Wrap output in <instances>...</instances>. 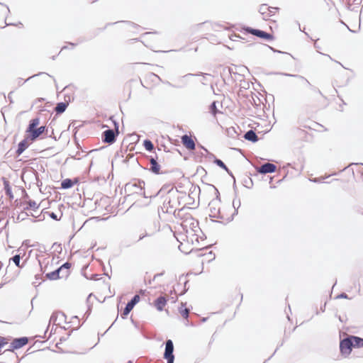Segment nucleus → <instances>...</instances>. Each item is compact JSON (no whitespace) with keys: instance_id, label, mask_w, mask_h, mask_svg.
<instances>
[{"instance_id":"nucleus-1","label":"nucleus","mask_w":363,"mask_h":363,"mask_svg":"<svg viewBox=\"0 0 363 363\" xmlns=\"http://www.w3.org/2000/svg\"><path fill=\"white\" fill-rule=\"evenodd\" d=\"M40 123L39 118H33L30 121L29 125L26 130V135L30 138V141H34L45 130V126L37 128Z\"/></svg>"},{"instance_id":"nucleus-2","label":"nucleus","mask_w":363,"mask_h":363,"mask_svg":"<svg viewBox=\"0 0 363 363\" xmlns=\"http://www.w3.org/2000/svg\"><path fill=\"white\" fill-rule=\"evenodd\" d=\"M240 32L243 34L250 33L252 35L257 36V38H259L267 41H271L274 40V36L272 34L259 29L252 28L250 27H242L240 30Z\"/></svg>"},{"instance_id":"nucleus-3","label":"nucleus","mask_w":363,"mask_h":363,"mask_svg":"<svg viewBox=\"0 0 363 363\" xmlns=\"http://www.w3.org/2000/svg\"><path fill=\"white\" fill-rule=\"evenodd\" d=\"M259 12L262 15L263 19L264 20H272L274 21L272 18L275 16L279 12V8L277 7H272L268 6L267 4H262L259 6Z\"/></svg>"},{"instance_id":"nucleus-4","label":"nucleus","mask_w":363,"mask_h":363,"mask_svg":"<svg viewBox=\"0 0 363 363\" xmlns=\"http://www.w3.org/2000/svg\"><path fill=\"white\" fill-rule=\"evenodd\" d=\"M352 347V342L350 337L343 339L340 343V352L345 356H348L351 353Z\"/></svg>"},{"instance_id":"nucleus-5","label":"nucleus","mask_w":363,"mask_h":363,"mask_svg":"<svg viewBox=\"0 0 363 363\" xmlns=\"http://www.w3.org/2000/svg\"><path fill=\"white\" fill-rule=\"evenodd\" d=\"M174 345L171 340L166 342L164 357L167 359V363H173L174 357L173 355Z\"/></svg>"},{"instance_id":"nucleus-6","label":"nucleus","mask_w":363,"mask_h":363,"mask_svg":"<svg viewBox=\"0 0 363 363\" xmlns=\"http://www.w3.org/2000/svg\"><path fill=\"white\" fill-rule=\"evenodd\" d=\"M118 134V129H116V131L111 129L106 130L103 133V141L108 144H112L116 141V137Z\"/></svg>"},{"instance_id":"nucleus-7","label":"nucleus","mask_w":363,"mask_h":363,"mask_svg":"<svg viewBox=\"0 0 363 363\" xmlns=\"http://www.w3.org/2000/svg\"><path fill=\"white\" fill-rule=\"evenodd\" d=\"M28 342V340L27 337L16 338L11 342L10 348L8 350L13 352L15 350L21 348L22 347L27 345Z\"/></svg>"},{"instance_id":"nucleus-8","label":"nucleus","mask_w":363,"mask_h":363,"mask_svg":"<svg viewBox=\"0 0 363 363\" xmlns=\"http://www.w3.org/2000/svg\"><path fill=\"white\" fill-rule=\"evenodd\" d=\"M182 143L183 145L189 150H195V143L191 136H189L187 135H183L182 137Z\"/></svg>"},{"instance_id":"nucleus-9","label":"nucleus","mask_w":363,"mask_h":363,"mask_svg":"<svg viewBox=\"0 0 363 363\" xmlns=\"http://www.w3.org/2000/svg\"><path fill=\"white\" fill-rule=\"evenodd\" d=\"M140 298L139 295L134 296L132 300L127 303L123 311V315L126 316L133 310L135 305L140 301Z\"/></svg>"},{"instance_id":"nucleus-10","label":"nucleus","mask_w":363,"mask_h":363,"mask_svg":"<svg viewBox=\"0 0 363 363\" xmlns=\"http://www.w3.org/2000/svg\"><path fill=\"white\" fill-rule=\"evenodd\" d=\"M167 303V296H160L153 302V306L157 308L158 311H162L166 306Z\"/></svg>"},{"instance_id":"nucleus-11","label":"nucleus","mask_w":363,"mask_h":363,"mask_svg":"<svg viewBox=\"0 0 363 363\" xmlns=\"http://www.w3.org/2000/svg\"><path fill=\"white\" fill-rule=\"evenodd\" d=\"M33 142V141H30V138H28V137L26 135V138L21 143H19L18 149L16 150V154L18 155H21Z\"/></svg>"},{"instance_id":"nucleus-12","label":"nucleus","mask_w":363,"mask_h":363,"mask_svg":"<svg viewBox=\"0 0 363 363\" xmlns=\"http://www.w3.org/2000/svg\"><path fill=\"white\" fill-rule=\"evenodd\" d=\"M277 167L272 163H266L262 164L258 169V172L262 174L272 173L276 171Z\"/></svg>"},{"instance_id":"nucleus-13","label":"nucleus","mask_w":363,"mask_h":363,"mask_svg":"<svg viewBox=\"0 0 363 363\" xmlns=\"http://www.w3.org/2000/svg\"><path fill=\"white\" fill-rule=\"evenodd\" d=\"M79 182L78 179H74L72 180L70 179H65L61 183V187L62 189H69L72 187L74 184H77Z\"/></svg>"},{"instance_id":"nucleus-14","label":"nucleus","mask_w":363,"mask_h":363,"mask_svg":"<svg viewBox=\"0 0 363 363\" xmlns=\"http://www.w3.org/2000/svg\"><path fill=\"white\" fill-rule=\"evenodd\" d=\"M150 170L157 174H160V165L157 162L155 158H151L150 160Z\"/></svg>"},{"instance_id":"nucleus-15","label":"nucleus","mask_w":363,"mask_h":363,"mask_svg":"<svg viewBox=\"0 0 363 363\" xmlns=\"http://www.w3.org/2000/svg\"><path fill=\"white\" fill-rule=\"evenodd\" d=\"M350 340L352 342L353 347H362L363 339L356 336H350Z\"/></svg>"},{"instance_id":"nucleus-16","label":"nucleus","mask_w":363,"mask_h":363,"mask_svg":"<svg viewBox=\"0 0 363 363\" xmlns=\"http://www.w3.org/2000/svg\"><path fill=\"white\" fill-rule=\"evenodd\" d=\"M60 271L59 269L50 272V273H48L46 274V277L49 279H52V280H55V279H60V278H62V274H60Z\"/></svg>"},{"instance_id":"nucleus-17","label":"nucleus","mask_w":363,"mask_h":363,"mask_svg":"<svg viewBox=\"0 0 363 363\" xmlns=\"http://www.w3.org/2000/svg\"><path fill=\"white\" fill-rule=\"evenodd\" d=\"M4 188L6 191V195L9 197L10 199H13V195L11 191V187L10 186L9 181L4 182Z\"/></svg>"},{"instance_id":"nucleus-18","label":"nucleus","mask_w":363,"mask_h":363,"mask_svg":"<svg viewBox=\"0 0 363 363\" xmlns=\"http://www.w3.org/2000/svg\"><path fill=\"white\" fill-rule=\"evenodd\" d=\"M245 138L252 142H256L258 140L257 135L253 130L247 131L245 135Z\"/></svg>"},{"instance_id":"nucleus-19","label":"nucleus","mask_w":363,"mask_h":363,"mask_svg":"<svg viewBox=\"0 0 363 363\" xmlns=\"http://www.w3.org/2000/svg\"><path fill=\"white\" fill-rule=\"evenodd\" d=\"M71 267V264L66 262L64 264H62L60 268V272H63V269H65V272L62 274V277H67L69 273V269Z\"/></svg>"},{"instance_id":"nucleus-20","label":"nucleus","mask_w":363,"mask_h":363,"mask_svg":"<svg viewBox=\"0 0 363 363\" xmlns=\"http://www.w3.org/2000/svg\"><path fill=\"white\" fill-rule=\"evenodd\" d=\"M67 107V104L62 102L57 104L55 110L57 113H62L66 110Z\"/></svg>"},{"instance_id":"nucleus-21","label":"nucleus","mask_w":363,"mask_h":363,"mask_svg":"<svg viewBox=\"0 0 363 363\" xmlns=\"http://www.w3.org/2000/svg\"><path fill=\"white\" fill-rule=\"evenodd\" d=\"M9 340L8 337L0 335V353L2 349L9 343Z\"/></svg>"},{"instance_id":"nucleus-22","label":"nucleus","mask_w":363,"mask_h":363,"mask_svg":"<svg viewBox=\"0 0 363 363\" xmlns=\"http://www.w3.org/2000/svg\"><path fill=\"white\" fill-rule=\"evenodd\" d=\"M179 313L184 318L187 319L189 314V310L182 305L179 308Z\"/></svg>"},{"instance_id":"nucleus-23","label":"nucleus","mask_w":363,"mask_h":363,"mask_svg":"<svg viewBox=\"0 0 363 363\" xmlns=\"http://www.w3.org/2000/svg\"><path fill=\"white\" fill-rule=\"evenodd\" d=\"M39 205L34 201H29L28 202V206L26 208V209H32L35 210L38 208Z\"/></svg>"},{"instance_id":"nucleus-24","label":"nucleus","mask_w":363,"mask_h":363,"mask_svg":"<svg viewBox=\"0 0 363 363\" xmlns=\"http://www.w3.org/2000/svg\"><path fill=\"white\" fill-rule=\"evenodd\" d=\"M144 147L147 150L151 151L154 148V145L150 140H145L144 141Z\"/></svg>"},{"instance_id":"nucleus-25","label":"nucleus","mask_w":363,"mask_h":363,"mask_svg":"<svg viewBox=\"0 0 363 363\" xmlns=\"http://www.w3.org/2000/svg\"><path fill=\"white\" fill-rule=\"evenodd\" d=\"M214 163L216 164L220 167H221L222 169H225V171H227V172L228 171V169L226 167V165L220 160L216 159L214 160Z\"/></svg>"},{"instance_id":"nucleus-26","label":"nucleus","mask_w":363,"mask_h":363,"mask_svg":"<svg viewBox=\"0 0 363 363\" xmlns=\"http://www.w3.org/2000/svg\"><path fill=\"white\" fill-rule=\"evenodd\" d=\"M12 261L13 262V263L18 267H21V265H20V260H21V257L19 255H15L14 257H13L11 258Z\"/></svg>"},{"instance_id":"nucleus-27","label":"nucleus","mask_w":363,"mask_h":363,"mask_svg":"<svg viewBox=\"0 0 363 363\" xmlns=\"http://www.w3.org/2000/svg\"><path fill=\"white\" fill-rule=\"evenodd\" d=\"M208 189L210 192L213 193L216 197H218L219 192L218 189L213 185H210L208 187Z\"/></svg>"},{"instance_id":"nucleus-28","label":"nucleus","mask_w":363,"mask_h":363,"mask_svg":"<svg viewBox=\"0 0 363 363\" xmlns=\"http://www.w3.org/2000/svg\"><path fill=\"white\" fill-rule=\"evenodd\" d=\"M211 112L213 113V116H216V104L215 102H213L211 105Z\"/></svg>"},{"instance_id":"nucleus-29","label":"nucleus","mask_w":363,"mask_h":363,"mask_svg":"<svg viewBox=\"0 0 363 363\" xmlns=\"http://www.w3.org/2000/svg\"><path fill=\"white\" fill-rule=\"evenodd\" d=\"M49 216H50V218H52L54 220H60V218H57V216L55 213H50L49 214Z\"/></svg>"},{"instance_id":"nucleus-30","label":"nucleus","mask_w":363,"mask_h":363,"mask_svg":"<svg viewBox=\"0 0 363 363\" xmlns=\"http://www.w3.org/2000/svg\"><path fill=\"white\" fill-rule=\"evenodd\" d=\"M57 315V313H54L51 317H50V320L51 321H53V323H55V315Z\"/></svg>"},{"instance_id":"nucleus-31","label":"nucleus","mask_w":363,"mask_h":363,"mask_svg":"<svg viewBox=\"0 0 363 363\" xmlns=\"http://www.w3.org/2000/svg\"><path fill=\"white\" fill-rule=\"evenodd\" d=\"M182 225H183L184 227H185V228H186V227H187L186 220H184V221L183 222Z\"/></svg>"},{"instance_id":"nucleus-32","label":"nucleus","mask_w":363,"mask_h":363,"mask_svg":"<svg viewBox=\"0 0 363 363\" xmlns=\"http://www.w3.org/2000/svg\"><path fill=\"white\" fill-rule=\"evenodd\" d=\"M314 45L316 48H318V40L315 41Z\"/></svg>"},{"instance_id":"nucleus-33","label":"nucleus","mask_w":363,"mask_h":363,"mask_svg":"<svg viewBox=\"0 0 363 363\" xmlns=\"http://www.w3.org/2000/svg\"><path fill=\"white\" fill-rule=\"evenodd\" d=\"M65 272V269H63V272L60 273V274H62L63 273Z\"/></svg>"},{"instance_id":"nucleus-34","label":"nucleus","mask_w":363,"mask_h":363,"mask_svg":"<svg viewBox=\"0 0 363 363\" xmlns=\"http://www.w3.org/2000/svg\"><path fill=\"white\" fill-rule=\"evenodd\" d=\"M192 221L193 222L191 223V224H194L195 220L194 219H192Z\"/></svg>"},{"instance_id":"nucleus-35","label":"nucleus","mask_w":363,"mask_h":363,"mask_svg":"<svg viewBox=\"0 0 363 363\" xmlns=\"http://www.w3.org/2000/svg\"><path fill=\"white\" fill-rule=\"evenodd\" d=\"M128 363H133L132 362L129 361Z\"/></svg>"}]
</instances>
